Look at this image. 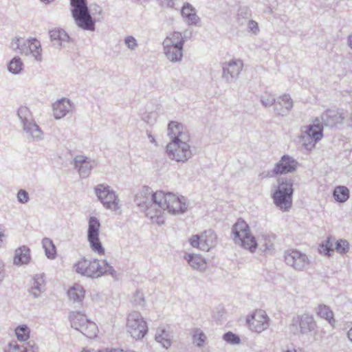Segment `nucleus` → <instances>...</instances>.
I'll return each instance as SVG.
<instances>
[{
  "label": "nucleus",
  "mask_w": 352,
  "mask_h": 352,
  "mask_svg": "<svg viewBox=\"0 0 352 352\" xmlns=\"http://www.w3.org/2000/svg\"><path fill=\"white\" fill-rule=\"evenodd\" d=\"M153 199L155 204L172 214L183 213L187 210L185 197L172 192L157 191L153 195Z\"/></svg>",
  "instance_id": "nucleus-1"
},
{
  "label": "nucleus",
  "mask_w": 352,
  "mask_h": 352,
  "mask_svg": "<svg viewBox=\"0 0 352 352\" xmlns=\"http://www.w3.org/2000/svg\"><path fill=\"white\" fill-rule=\"evenodd\" d=\"M235 243L253 252L257 248L255 237L250 232L248 223L243 219H238L232 228Z\"/></svg>",
  "instance_id": "nucleus-2"
},
{
  "label": "nucleus",
  "mask_w": 352,
  "mask_h": 352,
  "mask_svg": "<svg viewBox=\"0 0 352 352\" xmlns=\"http://www.w3.org/2000/svg\"><path fill=\"white\" fill-rule=\"evenodd\" d=\"M190 140L184 135L183 140H172L166 146V153L169 158L176 162H184L191 156Z\"/></svg>",
  "instance_id": "nucleus-3"
},
{
  "label": "nucleus",
  "mask_w": 352,
  "mask_h": 352,
  "mask_svg": "<svg viewBox=\"0 0 352 352\" xmlns=\"http://www.w3.org/2000/svg\"><path fill=\"white\" fill-rule=\"evenodd\" d=\"M72 12L76 23L85 30H93L94 23L88 12L86 0H70Z\"/></svg>",
  "instance_id": "nucleus-4"
},
{
  "label": "nucleus",
  "mask_w": 352,
  "mask_h": 352,
  "mask_svg": "<svg viewBox=\"0 0 352 352\" xmlns=\"http://www.w3.org/2000/svg\"><path fill=\"white\" fill-rule=\"evenodd\" d=\"M292 182L284 179L278 183V189L273 194L274 204L283 210H289L292 205Z\"/></svg>",
  "instance_id": "nucleus-5"
},
{
  "label": "nucleus",
  "mask_w": 352,
  "mask_h": 352,
  "mask_svg": "<svg viewBox=\"0 0 352 352\" xmlns=\"http://www.w3.org/2000/svg\"><path fill=\"white\" fill-rule=\"evenodd\" d=\"M126 328L128 333L135 340L142 339L148 332L147 323L138 312L129 314Z\"/></svg>",
  "instance_id": "nucleus-6"
},
{
  "label": "nucleus",
  "mask_w": 352,
  "mask_h": 352,
  "mask_svg": "<svg viewBox=\"0 0 352 352\" xmlns=\"http://www.w3.org/2000/svg\"><path fill=\"white\" fill-rule=\"evenodd\" d=\"M75 272L82 276L88 277H98L104 273V269L100 266L97 259L80 258L74 265Z\"/></svg>",
  "instance_id": "nucleus-7"
},
{
  "label": "nucleus",
  "mask_w": 352,
  "mask_h": 352,
  "mask_svg": "<svg viewBox=\"0 0 352 352\" xmlns=\"http://www.w3.org/2000/svg\"><path fill=\"white\" fill-rule=\"evenodd\" d=\"M189 241L193 248L208 252L215 246L217 236L212 230H209L201 232L200 234L192 236Z\"/></svg>",
  "instance_id": "nucleus-8"
},
{
  "label": "nucleus",
  "mask_w": 352,
  "mask_h": 352,
  "mask_svg": "<svg viewBox=\"0 0 352 352\" xmlns=\"http://www.w3.org/2000/svg\"><path fill=\"white\" fill-rule=\"evenodd\" d=\"M100 223L95 217H91L89 219L88 240L94 252L98 255L104 254V248L99 239V229Z\"/></svg>",
  "instance_id": "nucleus-9"
},
{
  "label": "nucleus",
  "mask_w": 352,
  "mask_h": 352,
  "mask_svg": "<svg viewBox=\"0 0 352 352\" xmlns=\"http://www.w3.org/2000/svg\"><path fill=\"white\" fill-rule=\"evenodd\" d=\"M246 322L251 331L261 333L268 328L270 318L265 311L257 309L247 316Z\"/></svg>",
  "instance_id": "nucleus-10"
},
{
  "label": "nucleus",
  "mask_w": 352,
  "mask_h": 352,
  "mask_svg": "<svg viewBox=\"0 0 352 352\" xmlns=\"http://www.w3.org/2000/svg\"><path fill=\"white\" fill-rule=\"evenodd\" d=\"M12 46L14 50H19L21 54H28L30 52L37 59L41 54V43L35 38L28 40L25 43L23 39L16 38L12 41Z\"/></svg>",
  "instance_id": "nucleus-11"
},
{
  "label": "nucleus",
  "mask_w": 352,
  "mask_h": 352,
  "mask_svg": "<svg viewBox=\"0 0 352 352\" xmlns=\"http://www.w3.org/2000/svg\"><path fill=\"white\" fill-rule=\"evenodd\" d=\"M96 193L103 205L111 210H116L118 207V201L114 192L109 190L108 186L98 185L96 188Z\"/></svg>",
  "instance_id": "nucleus-12"
},
{
  "label": "nucleus",
  "mask_w": 352,
  "mask_h": 352,
  "mask_svg": "<svg viewBox=\"0 0 352 352\" xmlns=\"http://www.w3.org/2000/svg\"><path fill=\"white\" fill-rule=\"evenodd\" d=\"M285 260L287 265L298 270L305 269L309 264L307 256L295 250L288 251L285 255Z\"/></svg>",
  "instance_id": "nucleus-13"
},
{
  "label": "nucleus",
  "mask_w": 352,
  "mask_h": 352,
  "mask_svg": "<svg viewBox=\"0 0 352 352\" xmlns=\"http://www.w3.org/2000/svg\"><path fill=\"white\" fill-rule=\"evenodd\" d=\"M323 126L321 124L309 125L307 127L305 133L309 138V143L303 142L305 147L307 149L311 148L318 140H321L323 135Z\"/></svg>",
  "instance_id": "nucleus-14"
},
{
  "label": "nucleus",
  "mask_w": 352,
  "mask_h": 352,
  "mask_svg": "<svg viewBox=\"0 0 352 352\" xmlns=\"http://www.w3.org/2000/svg\"><path fill=\"white\" fill-rule=\"evenodd\" d=\"M292 326L294 327H299L300 332L305 333L314 329L316 327V322L312 316L303 314L294 318Z\"/></svg>",
  "instance_id": "nucleus-15"
},
{
  "label": "nucleus",
  "mask_w": 352,
  "mask_h": 352,
  "mask_svg": "<svg viewBox=\"0 0 352 352\" xmlns=\"http://www.w3.org/2000/svg\"><path fill=\"white\" fill-rule=\"evenodd\" d=\"M298 163L288 156H283L274 168L275 174H286L296 170Z\"/></svg>",
  "instance_id": "nucleus-16"
},
{
  "label": "nucleus",
  "mask_w": 352,
  "mask_h": 352,
  "mask_svg": "<svg viewBox=\"0 0 352 352\" xmlns=\"http://www.w3.org/2000/svg\"><path fill=\"white\" fill-rule=\"evenodd\" d=\"M31 261L30 249L26 245H22L16 248L13 256V263L20 266L30 263Z\"/></svg>",
  "instance_id": "nucleus-17"
},
{
  "label": "nucleus",
  "mask_w": 352,
  "mask_h": 352,
  "mask_svg": "<svg viewBox=\"0 0 352 352\" xmlns=\"http://www.w3.org/2000/svg\"><path fill=\"white\" fill-rule=\"evenodd\" d=\"M170 42L167 40L163 42L164 52L168 59L173 62L181 60L183 56V47L170 45Z\"/></svg>",
  "instance_id": "nucleus-18"
},
{
  "label": "nucleus",
  "mask_w": 352,
  "mask_h": 352,
  "mask_svg": "<svg viewBox=\"0 0 352 352\" xmlns=\"http://www.w3.org/2000/svg\"><path fill=\"white\" fill-rule=\"evenodd\" d=\"M184 135H186L188 140H190L189 133L182 124L174 121L169 123L168 135L172 138V140H183Z\"/></svg>",
  "instance_id": "nucleus-19"
},
{
  "label": "nucleus",
  "mask_w": 352,
  "mask_h": 352,
  "mask_svg": "<svg viewBox=\"0 0 352 352\" xmlns=\"http://www.w3.org/2000/svg\"><path fill=\"white\" fill-rule=\"evenodd\" d=\"M67 296L73 302H82L85 296V290L80 284L74 283L67 290Z\"/></svg>",
  "instance_id": "nucleus-20"
},
{
  "label": "nucleus",
  "mask_w": 352,
  "mask_h": 352,
  "mask_svg": "<svg viewBox=\"0 0 352 352\" xmlns=\"http://www.w3.org/2000/svg\"><path fill=\"white\" fill-rule=\"evenodd\" d=\"M316 314L325 320L331 327H334L336 320L331 308L325 305H320L316 309Z\"/></svg>",
  "instance_id": "nucleus-21"
},
{
  "label": "nucleus",
  "mask_w": 352,
  "mask_h": 352,
  "mask_svg": "<svg viewBox=\"0 0 352 352\" xmlns=\"http://www.w3.org/2000/svg\"><path fill=\"white\" fill-rule=\"evenodd\" d=\"M70 107L69 100L61 99L54 104L53 112L54 116L56 119H60L64 117L69 111Z\"/></svg>",
  "instance_id": "nucleus-22"
},
{
  "label": "nucleus",
  "mask_w": 352,
  "mask_h": 352,
  "mask_svg": "<svg viewBox=\"0 0 352 352\" xmlns=\"http://www.w3.org/2000/svg\"><path fill=\"white\" fill-rule=\"evenodd\" d=\"M242 67L243 63L241 60H232L223 67V75L226 77L229 75L232 77L238 76Z\"/></svg>",
  "instance_id": "nucleus-23"
},
{
  "label": "nucleus",
  "mask_w": 352,
  "mask_h": 352,
  "mask_svg": "<svg viewBox=\"0 0 352 352\" xmlns=\"http://www.w3.org/2000/svg\"><path fill=\"white\" fill-rule=\"evenodd\" d=\"M87 320L86 316L80 312H73L69 315L72 327L80 331Z\"/></svg>",
  "instance_id": "nucleus-24"
},
{
  "label": "nucleus",
  "mask_w": 352,
  "mask_h": 352,
  "mask_svg": "<svg viewBox=\"0 0 352 352\" xmlns=\"http://www.w3.org/2000/svg\"><path fill=\"white\" fill-rule=\"evenodd\" d=\"M182 15L189 24H195L199 19L195 9L189 4L183 6Z\"/></svg>",
  "instance_id": "nucleus-25"
},
{
  "label": "nucleus",
  "mask_w": 352,
  "mask_h": 352,
  "mask_svg": "<svg viewBox=\"0 0 352 352\" xmlns=\"http://www.w3.org/2000/svg\"><path fill=\"white\" fill-rule=\"evenodd\" d=\"M188 264L195 269L202 270L206 267L204 258L197 254H188L186 258Z\"/></svg>",
  "instance_id": "nucleus-26"
},
{
  "label": "nucleus",
  "mask_w": 352,
  "mask_h": 352,
  "mask_svg": "<svg viewBox=\"0 0 352 352\" xmlns=\"http://www.w3.org/2000/svg\"><path fill=\"white\" fill-rule=\"evenodd\" d=\"M80 332L89 338H94L97 337L98 333V328L96 323L87 320V322L85 324Z\"/></svg>",
  "instance_id": "nucleus-27"
},
{
  "label": "nucleus",
  "mask_w": 352,
  "mask_h": 352,
  "mask_svg": "<svg viewBox=\"0 0 352 352\" xmlns=\"http://www.w3.org/2000/svg\"><path fill=\"white\" fill-rule=\"evenodd\" d=\"M155 340L158 342L161 343L166 349L169 348L171 345V340L170 339L169 334L162 327L157 329L155 334Z\"/></svg>",
  "instance_id": "nucleus-28"
},
{
  "label": "nucleus",
  "mask_w": 352,
  "mask_h": 352,
  "mask_svg": "<svg viewBox=\"0 0 352 352\" xmlns=\"http://www.w3.org/2000/svg\"><path fill=\"white\" fill-rule=\"evenodd\" d=\"M167 40L171 43L170 45L175 47H183L186 41V38L182 35L181 32H173L166 36V38L164 40V42H166Z\"/></svg>",
  "instance_id": "nucleus-29"
},
{
  "label": "nucleus",
  "mask_w": 352,
  "mask_h": 352,
  "mask_svg": "<svg viewBox=\"0 0 352 352\" xmlns=\"http://www.w3.org/2000/svg\"><path fill=\"white\" fill-rule=\"evenodd\" d=\"M15 335L20 342H26L30 337V329L26 324H21L16 327Z\"/></svg>",
  "instance_id": "nucleus-30"
},
{
  "label": "nucleus",
  "mask_w": 352,
  "mask_h": 352,
  "mask_svg": "<svg viewBox=\"0 0 352 352\" xmlns=\"http://www.w3.org/2000/svg\"><path fill=\"white\" fill-rule=\"evenodd\" d=\"M333 197L338 202H345L349 197V190L345 186H337L333 190Z\"/></svg>",
  "instance_id": "nucleus-31"
},
{
  "label": "nucleus",
  "mask_w": 352,
  "mask_h": 352,
  "mask_svg": "<svg viewBox=\"0 0 352 352\" xmlns=\"http://www.w3.org/2000/svg\"><path fill=\"white\" fill-rule=\"evenodd\" d=\"M42 244L47 258H54L56 255V248L53 241L48 238H45L43 239Z\"/></svg>",
  "instance_id": "nucleus-32"
},
{
  "label": "nucleus",
  "mask_w": 352,
  "mask_h": 352,
  "mask_svg": "<svg viewBox=\"0 0 352 352\" xmlns=\"http://www.w3.org/2000/svg\"><path fill=\"white\" fill-rule=\"evenodd\" d=\"M4 352H38V349L34 346L25 349L21 347L16 342H14L8 345Z\"/></svg>",
  "instance_id": "nucleus-33"
},
{
  "label": "nucleus",
  "mask_w": 352,
  "mask_h": 352,
  "mask_svg": "<svg viewBox=\"0 0 352 352\" xmlns=\"http://www.w3.org/2000/svg\"><path fill=\"white\" fill-rule=\"evenodd\" d=\"M83 164H85V168L91 170V164L87 157L82 155L76 156L74 159V165L78 168V172H83Z\"/></svg>",
  "instance_id": "nucleus-34"
},
{
  "label": "nucleus",
  "mask_w": 352,
  "mask_h": 352,
  "mask_svg": "<svg viewBox=\"0 0 352 352\" xmlns=\"http://www.w3.org/2000/svg\"><path fill=\"white\" fill-rule=\"evenodd\" d=\"M83 164H85V168L91 170V164L87 157L82 155L76 156L74 159V165L78 168V172H83Z\"/></svg>",
  "instance_id": "nucleus-35"
},
{
  "label": "nucleus",
  "mask_w": 352,
  "mask_h": 352,
  "mask_svg": "<svg viewBox=\"0 0 352 352\" xmlns=\"http://www.w3.org/2000/svg\"><path fill=\"white\" fill-rule=\"evenodd\" d=\"M206 340V336L200 329H196L193 331L192 342L198 346H202Z\"/></svg>",
  "instance_id": "nucleus-36"
},
{
  "label": "nucleus",
  "mask_w": 352,
  "mask_h": 352,
  "mask_svg": "<svg viewBox=\"0 0 352 352\" xmlns=\"http://www.w3.org/2000/svg\"><path fill=\"white\" fill-rule=\"evenodd\" d=\"M275 239V235H263L261 239V243L265 250H270L274 248Z\"/></svg>",
  "instance_id": "nucleus-37"
},
{
  "label": "nucleus",
  "mask_w": 352,
  "mask_h": 352,
  "mask_svg": "<svg viewBox=\"0 0 352 352\" xmlns=\"http://www.w3.org/2000/svg\"><path fill=\"white\" fill-rule=\"evenodd\" d=\"M23 68V63L20 58H13L8 66L9 70L13 74L19 73Z\"/></svg>",
  "instance_id": "nucleus-38"
},
{
  "label": "nucleus",
  "mask_w": 352,
  "mask_h": 352,
  "mask_svg": "<svg viewBox=\"0 0 352 352\" xmlns=\"http://www.w3.org/2000/svg\"><path fill=\"white\" fill-rule=\"evenodd\" d=\"M52 40L65 41L68 36L65 31L59 29H54L50 32Z\"/></svg>",
  "instance_id": "nucleus-39"
},
{
  "label": "nucleus",
  "mask_w": 352,
  "mask_h": 352,
  "mask_svg": "<svg viewBox=\"0 0 352 352\" xmlns=\"http://www.w3.org/2000/svg\"><path fill=\"white\" fill-rule=\"evenodd\" d=\"M333 244L331 238H328L324 243L320 245V252L325 255L330 256L333 251Z\"/></svg>",
  "instance_id": "nucleus-40"
},
{
  "label": "nucleus",
  "mask_w": 352,
  "mask_h": 352,
  "mask_svg": "<svg viewBox=\"0 0 352 352\" xmlns=\"http://www.w3.org/2000/svg\"><path fill=\"white\" fill-rule=\"evenodd\" d=\"M333 244L331 238H328L324 243L320 245V252L325 255L330 256L333 251Z\"/></svg>",
  "instance_id": "nucleus-41"
},
{
  "label": "nucleus",
  "mask_w": 352,
  "mask_h": 352,
  "mask_svg": "<svg viewBox=\"0 0 352 352\" xmlns=\"http://www.w3.org/2000/svg\"><path fill=\"white\" fill-rule=\"evenodd\" d=\"M349 250V244L345 240H340L337 242L336 250L340 254H345Z\"/></svg>",
  "instance_id": "nucleus-42"
},
{
  "label": "nucleus",
  "mask_w": 352,
  "mask_h": 352,
  "mask_svg": "<svg viewBox=\"0 0 352 352\" xmlns=\"http://www.w3.org/2000/svg\"><path fill=\"white\" fill-rule=\"evenodd\" d=\"M223 339L230 344H239L240 338L232 332H228L223 336Z\"/></svg>",
  "instance_id": "nucleus-43"
},
{
  "label": "nucleus",
  "mask_w": 352,
  "mask_h": 352,
  "mask_svg": "<svg viewBox=\"0 0 352 352\" xmlns=\"http://www.w3.org/2000/svg\"><path fill=\"white\" fill-rule=\"evenodd\" d=\"M17 199L19 202L25 204L29 199L28 193L24 190H20L17 194Z\"/></svg>",
  "instance_id": "nucleus-44"
},
{
  "label": "nucleus",
  "mask_w": 352,
  "mask_h": 352,
  "mask_svg": "<svg viewBox=\"0 0 352 352\" xmlns=\"http://www.w3.org/2000/svg\"><path fill=\"white\" fill-rule=\"evenodd\" d=\"M125 43L131 49H133L137 45L135 39L132 36H128L127 38H126Z\"/></svg>",
  "instance_id": "nucleus-45"
},
{
  "label": "nucleus",
  "mask_w": 352,
  "mask_h": 352,
  "mask_svg": "<svg viewBox=\"0 0 352 352\" xmlns=\"http://www.w3.org/2000/svg\"><path fill=\"white\" fill-rule=\"evenodd\" d=\"M274 101V99L272 98V97H270V96H267V98L265 99L264 97L263 98V100H262V102L263 103L267 106V105H270L272 104H273Z\"/></svg>",
  "instance_id": "nucleus-46"
},
{
  "label": "nucleus",
  "mask_w": 352,
  "mask_h": 352,
  "mask_svg": "<svg viewBox=\"0 0 352 352\" xmlns=\"http://www.w3.org/2000/svg\"><path fill=\"white\" fill-rule=\"evenodd\" d=\"M28 110L27 108L25 107H21L19 109V112H18V114L19 116L22 118V116L21 115L22 114H25L26 112H28Z\"/></svg>",
  "instance_id": "nucleus-47"
},
{
  "label": "nucleus",
  "mask_w": 352,
  "mask_h": 352,
  "mask_svg": "<svg viewBox=\"0 0 352 352\" xmlns=\"http://www.w3.org/2000/svg\"><path fill=\"white\" fill-rule=\"evenodd\" d=\"M98 352H123L122 350H118V349H103L100 350Z\"/></svg>",
  "instance_id": "nucleus-48"
},
{
  "label": "nucleus",
  "mask_w": 352,
  "mask_h": 352,
  "mask_svg": "<svg viewBox=\"0 0 352 352\" xmlns=\"http://www.w3.org/2000/svg\"><path fill=\"white\" fill-rule=\"evenodd\" d=\"M249 26L250 28L253 30V29H258V25L256 22L254 21H250V23H249Z\"/></svg>",
  "instance_id": "nucleus-49"
},
{
  "label": "nucleus",
  "mask_w": 352,
  "mask_h": 352,
  "mask_svg": "<svg viewBox=\"0 0 352 352\" xmlns=\"http://www.w3.org/2000/svg\"><path fill=\"white\" fill-rule=\"evenodd\" d=\"M82 166H83V172H79L80 174H85L90 170L85 168V164H83Z\"/></svg>",
  "instance_id": "nucleus-50"
},
{
  "label": "nucleus",
  "mask_w": 352,
  "mask_h": 352,
  "mask_svg": "<svg viewBox=\"0 0 352 352\" xmlns=\"http://www.w3.org/2000/svg\"><path fill=\"white\" fill-rule=\"evenodd\" d=\"M349 45L352 48V36H349L348 38Z\"/></svg>",
  "instance_id": "nucleus-51"
},
{
  "label": "nucleus",
  "mask_w": 352,
  "mask_h": 352,
  "mask_svg": "<svg viewBox=\"0 0 352 352\" xmlns=\"http://www.w3.org/2000/svg\"><path fill=\"white\" fill-rule=\"evenodd\" d=\"M348 337L352 341V327L349 329L348 332Z\"/></svg>",
  "instance_id": "nucleus-52"
},
{
  "label": "nucleus",
  "mask_w": 352,
  "mask_h": 352,
  "mask_svg": "<svg viewBox=\"0 0 352 352\" xmlns=\"http://www.w3.org/2000/svg\"><path fill=\"white\" fill-rule=\"evenodd\" d=\"M36 291H38V292H40L39 289H38V288H37V287H36V288H32V292L35 296H36V295H37V294H36Z\"/></svg>",
  "instance_id": "nucleus-53"
},
{
  "label": "nucleus",
  "mask_w": 352,
  "mask_h": 352,
  "mask_svg": "<svg viewBox=\"0 0 352 352\" xmlns=\"http://www.w3.org/2000/svg\"><path fill=\"white\" fill-rule=\"evenodd\" d=\"M41 1L45 3H49L52 2L53 0H41Z\"/></svg>",
  "instance_id": "nucleus-54"
},
{
  "label": "nucleus",
  "mask_w": 352,
  "mask_h": 352,
  "mask_svg": "<svg viewBox=\"0 0 352 352\" xmlns=\"http://www.w3.org/2000/svg\"><path fill=\"white\" fill-rule=\"evenodd\" d=\"M3 236V234L1 232H0V242L2 241Z\"/></svg>",
  "instance_id": "nucleus-55"
},
{
  "label": "nucleus",
  "mask_w": 352,
  "mask_h": 352,
  "mask_svg": "<svg viewBox=\"0 0 352 352\" xmlns=\"http://www.w3.org/2000/svg\"><path fill=\"white\" fill-rule=\"evenodd\" d=\"M33 127H34V129L35 131H38V126H36V125H33Z\"/></svg>",
  "instance_id": "nucleus-56"
},
{
  "label": "nucleus",
  "mask_w": 352,
  "mask_h": 352,
  "mask_svg": "<svg viewBox=\"0 0 352 352\" xmlns=\"http://www.w3.org/2000/svg\"><path fill=\"white\" fill-rule=\"evenodd\" d=\"M82 352H90V351H88V350H85V349H84V350H82Z\"/></svg>",
  "instance_id": "nucleus-57"
},
{
  "label": "nucleus",
  "mask_w": 352,
  "mask_h": 352,
  "mask_svg": "<svg viewBox=\"0 0 352 352\" xmlns=\"http://www.w3.org/2000/svg\"><path fill=\"white\" fill-rule=\"evenodd\" d=\"M305 136H304V135H302V136L301 137V138H302V140H304V139H305Z\"/></svg>",
  "instance_id": "nucleus-58"
}]
</instances>
